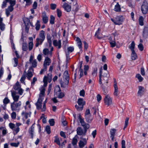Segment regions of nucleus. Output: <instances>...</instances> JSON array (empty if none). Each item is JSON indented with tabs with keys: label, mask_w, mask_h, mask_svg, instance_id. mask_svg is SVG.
Masks as SVG:
<instances>
[{
	"label": "nucleus",
	"mask_w": 148,
	"mask_h": 148,
	"mask_svg": "<svg viewBox=\"0 0 148 148\" xmlns=\"http://www.w3.org/2000/svg\"><path fill=\"white\" fill-rule=\"evenodd\" d=\"M128 121H129V118H126L125 119V126L123 128L124 129H125L127 127L128 123Z\"/></svg>",
	"instance_id": "nucleus-59"
},
{
	"label": "nucleus",
	"mask_w": 148,
	"mask_h": 148,
	"mask_svg": "<svg viewBox=\"0 0 148 148\" xmlns=\"http://www.w3.org/2000/svg\"><path fill=\"white\" fill-rule=\"evenodd\" d=\"M10 102V100L8 98H5L3 100V103L4 104H6L9 103Z\"/></svg>",
	"instance_id": "nucleus-53"
},
{
	"label": "nucleus",
	"mask_w": 148,
	"mask_h": 148,
	"mask_svg": "<svg viewBox=\"0 0 148 148\" xmlns=\"http://www.w3.org/2000/svg\"><path fill=\"white\" fill-rule=\"evenodd\" d=\"M57 13L58 16V17H60L62 15L61 11L59 9H57Z\"/></svg>",
	"instance_id": "nucleus-60"
},
{
	"label": "nucleus",
	"mask_w": 148,
	"mask_h": 148,
	"mask_svg": "<svg viewBox=\"0 0 148 148\" xmlns=\"http://www.w3.org/2000/svg\"><path fill=\"white\" fill-rule=\"evenodd\" d=\"M67 49L68 50V52H69H69H72L74 50V47L73 46H72V47L70 46L67 48Z\"/></svg>",
	"instance_id": "nucleus-57"
},
{
	"label": "nucleus",
	"mask_w": 148,
	"mask_h": 148,
	"mask_svg": "<svg viewBox=\"0 0 148 148\" xmlns=\"http://www.w3.org/2000/svg\"><path fill=\"white\" fill-rule=\"evenodd\" d=\"M19 143H20L19 142H18L17 143H11L10 145L12 146L17 147H18V145L19 144Z\"/></svg>",
	"instance_id": "nucleus-61"
},
{
	"label": "nucleus",
	"mask_w": 148,
	"mask_h": 148,
	"mask_svg": "<svg viewBox=\"0 0 148 148\" xmlns=\"http://www.w3.org/2000/svg\"><path fill=\"white\" fill-rule=\"evenodd\" d=\"M110 43L112 47H114L115 46L116 42L115 41L110 40Z\"/></svg>",
	"instance_id": "nucleus-50"
},
{
	"label": "nucleus",
	"mask_w": 148,
	"mask_h": 148,
	"mask_svg": "<svg viewBox=\"0 0 148 148\" xmlns=\"http://www.w3.org/2000/svg\"><path fill=\"white\" fill-rule=\"evenodd\" d=\"M7 2L8 1L6 0H5L3 1L1 5L2 8H4L6 7L7 5Z\"/></svg>",
	"instance_id": "nucleus-58"
},
{
	"label": "nucleus",
	"mask_w": 148,
	"mask_h": 148,
	"mask_svg": "<svg viewBox=\"0 0 148 148\" xmlns=\"http://www.w3.org/2000/svg\"><path fill=\"white\" fill-rule=\"evenodd\" d=\"M42 20L44 23L45 24L47 23L48 21V18L45 13L43 12L42 13Z\"/></svg>",
	"instance_id": "nucleus-20"
},
{
	"label": "nucleus",
	"mask_w": 148,
	"mask_h": 148,
	"mask_svg": "<svg viewBox=\"0 0 148 148\" xmlns=\"http://www.w3.org/2000/svg\"><path fill=\"white\" fill-rule=\"evenodd\" d=\"M25 1L26 4V5H29L32 3V0H23Z\"/></svg>",
	"instance_id": "nucleus-62"
},
{
	"label": "nucleus",
	"mask_w": 148,
	"mask_h": 148,
	"mask_svg": "<svg viewBox=\"0 0 148 148\" xmlns=\"http://www.w3.org/2000/svg\"><path fill=\"white\" fill-rule=\"evenodd\" d=\"M143 36L146 38L148 36V29L147 28H145L143 32Z\"/></svg>",
	"instance_id": "nucleus-28"
},
{
	"label": "nucleus",
	"mask_w": 148,
	"mask_h": 148,
	"mask_svg": "<svg viewBox=\"0 0 148 148\" xmlns=\"http://www.w3.org/2000/svg\"><path fill=\"white\" fill-rule=\"evenodd\" d=\"M49 122L51 126H53L54 125L55 121L53 119H51L49 120Z\"/></svg>",
	"instance_id": "nucleus-54"
},
{
	"label": "nucleus",
	"mask_w": 148,
	"mask_h": 148,
	"mask_svg": "<svg viewBox=\"0 0 148 148\" xmlns=\"http://www.w3.org/2000/svg\"><path fill=\"white\" fill-rule=\"evenodd\" d=\"M116 131V130L115 129H111L110 130V136H114Z\"/></svg>",
	"instance_id": "nucleus-43"
},
{
	"label": "nucleus",
	"mask_w": 148,
	"mask_h": 148,
	"mask_svg": "<svg viewBox=\"0 0 148 148\" xmlns=\"http://www.w3.org/2000/svg\"><path fill=\"white\" fill-rule=\"evenodd\" d=\"M85 118L86 121L88 123H90L93 119V117L91 115L85 116Z\"/></svg>",
	"instance_id": "nucleus-25"
},
{
	"label": "nucleus",
	"mask_w": 148,
	"mask_h": 148,
	"mask_svg": "<svg viewBox=\"0 0 148 148\" xmlns=\"http://www.w3.org/2000/svg\"><path fill=\"white\" fill-rule=\"evenodd\" d=\"M28 49L27 45L26 43H23L22 44V50L23 51H27Z\"/></svg>",
	"instance_id": "nucleus-30"
},
{
	"label": "nucleus",
	"mask_w": 148,
	"mask_h": 148,
	"mask_svg": "<svg viewBox=\"0 0 148 148\" xmlns=\"http://www.w3.org/2000/svg\"><path fill=\"white\" fill-rule=\"evenodd\" d=\"M47 66L43 65V68L41 69L40 72V74H42L45 71L47 70Z\"/></svg>",
	"instance_id": "nucleus-52"
},
{
	"label": "nucleus",
	"mask_w": 148,
	"mask_h": 148,
	"mask_svg": "<svg viewBox=\"0 0 148 148\" xmlns=\"http://www.w3.org/2000/svg\"><path fill=\"white\" fill-rule=\"evenodd\" d=\"M55 140L54 142L56 143L59 145H60L61 143L60 142V140L59 138L57 137V136H56L54 137Z\"/></svg>",
	"instance_id": "nucleus-34"
},
{
	"label": "nucleus",
	"mask_w": 148,
	"mask_h": 148,
	"mask_svg": "<svg viewBox=\"0 0 148 148\" xmlns=\"http://www.w3.org/2000/svg\"><path fill=\"white\" fill-rule=\"evenodd\" d=\"M79 121H80V123H81L82 125H83V124H84L85 123V122L84 121V120L83 119H82L80 117V115H79Z\"/></svg>",
	"instance_id": "nucleus-51"
},
{
	"label": "nucleus",
	"mask_w": 148,
	"mask_h": 148,
	"mask_svg": "<svg viewBox=\"0 0 148 148\" xmlns=\"http://www.w3.org/2000/svg\"><path fill=\"white\" fill-rule=\"evenodd\" d=\"M136 77L138 78L140 82H142L143 79V78L141 77L140 74H137L136 75Z\"/></svg>",
	"instance_id": "nucleus-39"
},
{
	"label": "nucleus",
	"mask_w": 148,
	"mask_h": 148,
	"mask_svg": "<svg viewBox=\"0 0 148 148\" xmlns=\"http://www.w3.org/2000/svg\"><path fill=\"white\" fill-rule=\"evenodd\" d=\"M35 124H33L31 126V127H30L29 130V132L31 136V138H33V134L34 133V125Z\"/></svg>",
	"instance_id": "nucleus-21"
},
{
	"label": "nucleus",
	"mask_w": 148,
	"mask_h": 148,
	"mask_svg": "<svg viewBox=\"0 0 148 148\" xmlns=\"http://www.w3.org/2000/svg\"><path fill=\"white\" fill-rule=\"evenodd\" d=\"M141 10L142 13L144 14H146L148 12V4L146 1H144L141 6Z\"/></svg>",
	"instance_id": "nucleus-8"
},
{
	"label": "nucleus",
	"mask_w": 148,
	"mask_h": 148,
	"mask_svg": "<svg viewBox=\"0 0 148 148\" xmlns=\"http://www.w3.org/2000/svg\"><path fill=\"white\" fill-rule=\"evenodd\" d=\"M55 17L52 15H51L50 17V23L51 24H53L54 23Z\"/></svg>",
	"instance_id": "nucleus-45"
},
{
	"label": "nucleus",
	"mask_w": 148,
	"mask_h": 148,
	"mask_svg": "<svg viewBox=\"0 0 148 148\" xmlns=\"http://www.w3.org/2000/svg\"><path fill=\"white\" fill-rule=\"evenodd\" d=\"M138 88L139 90L137 93L138 95L140 97H141L144 94L145 89L142 86H139Z\"/></svg>",
	"instance_id": "nucleus-15"
},
{
	"label": "nucleus",
	"mask_w": 148,
	"mask_h": 148,
	"mask_svg": "<svg viewBox=\"0 0 148 148\" xmlns=\"http://www.w3.org/2000/svg\"><path fill=\"white\" fill-rule=\"evenodd\" d=\"M63 7L65 10L68 12H70L71 10V5L66 3H64Z\"/></svg>",
	"instance_id": "nucleus-18"
},
{
	"label": "nucleus",
	"mask_w": 148,
	"mask_h": 148,
	"mask_svg": "<svg viewBox=\"0 0 148 148\" xmlns=\"http://www.w3.org/2000/svg\"><path fill=\"white\" fill-rule=\"evenodd\" d=\"M140 72L143 76H144L145 75L144 69L143 67H141L140 68Z\"/></svg>",
	"instance_id": "nucleus-63"
},
{
	"label": "nucleus",
	"mask_w": 148,
	"mask_h": 148,
	"mask_svg": "<svg viewBox=\"0 0 148 148\" xmlns=\"http://www.w3.org/2000/svg\"><path fill=\"white\" fill-rule=\"evenodd\" d=\"M63 78L64 81H60L61 86L62 87L65 88L69 84V76L68 71H65L63 74Z\"/></svg>",
	"instance_id": "nucleus-2"
},
{
	"label": "nucleus",
	"mask_w": 148,
	"mask_h": 148,
	"mask_svg": "<svg viewBox=\"0 0 148 148\" xmlns=\"http://www.w3.org/2000/svg\"><path fill=\"white\" fill-rule=\"evenodd\" d=\"M26 78L25 75L23 74L21 77V79L20 81L22 83L24 84H25V83L24 82V80Z\"/></svg>",
	"instance_id": "nucleus-46"
},
{
	"label": "nucleus",
	"mask_w": 148,
	"mask_h": 148,
	"mask_svg": "<svg viewBox=\"0 0 148 148\" xmlns=\"http://www.w3.org/2000/svg\"><path fill=\"white\" fill-rule=\"evenodd\" d=\"M131 58L132 60H135L137 59V56L134 51H132Z\"/></svg>",
	"instance_id": "nucleus-23"
},
{
	"label": "nucleus",
	"mask_w": 148,
	"mask_h": 148,
	"mask_svg": "<svg viewBox=\"0 0 148 148\" xmlns=\"http://www.w3.org/2000/svg\"><path fill=\"white\" fill-rule=\"evenodd\" d=\"M30 63L32 64V66L33 67H35L37 66V63L36 60H33V57L31 56L29 60Z\"/></svg>",
	"instance_id": "nucleus-17"
},
{
	"label": "nucleus",
	"mask_w": 148,
	"mask_h": 148,
	"mask_svg": "<svg viewBox=\"0 0 148 148\" xmlns=\"http://www.w3.org/2000/svg\"><path fill=\"white\" fill-rule=\"evenodd\" d=\"M77 137L78 136L77 135H76L73 138L72 141V143L73 145H75L77 144L78 141L77 139Z\"/></svg>",
	"instance_id": "nucleus-27"
},
{
	"label": "nucleus",
	"mask_w": 148,
	"mask_h": 148,
	"mask_svg": "<svg viewBox=\"0 0 148 148\" xmlns=\"http://www.w3.org/2000/svg\"><path fill=\"white\" fill-rule=\"evenodd\" d=\"M102 71L100 69L99 81V84H102V78L103 79V80L105 82L104 83L108 84V77L109 76L108 72L106 71L104 73L103 75H102Z\"/></svg>",
	"instance_id": "nucleus-3"
},
{
	"label": "nucleus",
	"mask_w": 148,
	"mask_h": 148,
	"mask_svg": "<svg viewBox=\"0 0 148 148\" xmlns=\"http://www.w3.org/2000/svg\"><path fill=\"white\" fill-rule=\"evenodd\" d=\"M11 95L14 101L17 102L19 98V96L17 95L16 92L15 91H11Z\"/></svg>",
	"instance_id": "nucleus-12"
},
{
	"label": "nucleus",
	"mask_w": 148,
	"mask_h": 148,
	"mask_svg": "<svg viewBox=\"0 0 148 148\" xmlns=\"http://www.w3.org/2000/svg\"><path fill=\"white\" fill-rule=\"evenodd\" d=\"M81 139H82L83 141L82 140H80L79 141L78 144L80 148L83 147L87 143V140H88V138L86 139V138H80Z\"/></svg>",
	"instance_id": "nucleus-13"
},
{
	"label": "nucleus",
	"mask_w": 148,
	"mask_h": 148,
	"mask_svg": "<svg viewBox=\"0 0 148 148\" xmlns=\"http://www.w3.org/2000/svg\"><path fill=\"white\" fill-rule=\"evenodd\" d=\"M121 8L120 6L118 3H117L115 5L114 10L116 12H119L121 11Z\"/></svg>",
	"instance_id": "nucleus-24"
},
{
	"label": "nucleus",
	"mask_w": 148,
	"mask_h": 148,
	"mask_svg": "<svg viewBox=\"0 0 148 148\" xmlns=\"http://www.w3.org/2000/svg\"><path fill=\"white\" fill-rule=\"evenodd\" d=\"M77 134L79 136H84L86 135V130H83L82 127H78L76 130Z\"/></svg>",
	"instance_id": "nucleus-10"
},
{
	"label": "nucleus",
	"mask_w": 148,
	"mask_h": 148,
	"mask_svg": "<svg viewBox=\"0 0 148 148\" xmlns=\"http://www.w3.org/2000/svg\"><path fill=\"white\" fill-rule=\"evenodd\" d=\"M50 8L52 10H54L56 8V5L55 4L51 3L50 5Z\"/></svg>",
	"instance_id": "nucleus-55"
},
{
	"label": "nucleus",
	"mask_w": 148,
	"mask_h": 148,
	"mask_svg": "<svg viewBox=\"0 0 148 148\" xmlns=\"http://www.w3.org/2000/svg\"><path fill=\"white\" fill-rule=\"evenodd\" d=\"M100 31V29L99 28H98V30L96 32L95 35V36L97 37V38L99 39H101L102 38V37H100L99 36V31Z\"/></svg>",
	"instance_id": "nucleus-38"
},
{
	"label": "nucleus",
	"mask_w": 148,
	"mask_h": 148,
	"mask_svg": "<svg viewBox=\"0 0 148 148\" xmlns=\"http://www.w3.org/2000/svg\"><path fill=\"white\" fill-rule=\"evenodd\" d=\"M124 18L123 16L119 15L116 16L115 18H111V20L116 25H121L124 21Z\"/></svg>",
	"instance_id": "nucleus-4"
},
{
	"label": "nucleus",
	"mask_w": 148,
	"mask_h": 148,
	"mask_svg": "<svg viewBox=\"0 0 148 148\" xmlns=\"http://www.w3.org/2000/svg\"><path fill=\"white\" fill-rule=\"evenodd\" d=\"M122 148H125V142L124 140L121 141Z\"/></svg>",
	"instance_id": "nucleus-64"
},
{
	"label": "nucleus",
	"mask_w": 148,
	"mask_h": 148,
	"mask_svg": "<svg viewBox=\"0 0 148 148\" xmlns=\"http://www.w3.org/2000/svg\"><path fill=\"white\" fill-rule=\"evenodd\" d=\"M33 43L32 41H31L29 42L28 43V49L29 51L32 50L33 48Z\"/></svg>",
	"instance_id": "nucleus-44"
},
{
	"label": "nucleus",
	"mask_w": 148,
	"mask_h": 148,
	"mask_svg": "<svg viewBox=\"0 0 148 148\" xmlns=\"http://www.w3.org/2000/svg\"><path fill=\"white\" fill-rule=\"evenodd\" d=\"M53 44L55 46H58V49H60L61 47V44L60 40L58 41L56 40H54L53 41Z\"/></svg>",
	"instance_id": "nucleus-19"
},
{
	"label": "nucleus",
	"mask_w": 148,
	"mask_h": 148,
	"mask_svg": "<svg viewBox=\"0 0 148 148\" xmlns=\"http://www.w3.org/2000/svg\"><path fill=\"white\" fill-rule=\"evenodd\" d=\"M21 102L19 101L18 102L13 101L11 104V108L12 111H19L20 110V107L21 105Z\"/></svg>",
	"instance_id": "nucleus-5"
},
{
	"label": "nucleus",
	"mask_w": 148,
	"mask_h": 148,
	"mask_svg": "<svg viewBox=\"0 0 148 148\" xmlns=\"http://www.w3.org/2000/svg\"><path fill=\"white\" fill-rule=\"evenodd\" d=\"M47 42L49 44V45L50 47L51 45V37L50 34H47Z\"/></svg>",
	"instance_id": "nucleus-26"
},
{
	"label": "nucleus",
	"mask_w": 148,
	"mask_h": 148,
	"mask_svg": "<svg viewBox=\"0 0 148 148\" xmlns=\"http://www.w3.org/2000/svg\"><path fill=\"white\" fill-rule=\"evenodd\" d=\"M51 62V61L50 59L49 58L47 57L45 60L43 65L47 66H49L50 65V64Z\"/></svg>",
	"instance_id": "nucleus-22"
},
{
	"label": "nucleus",
	"mask_w": 148,
	"mask_h": 148,
	"mask_svg": "<svg viewBox=\"0 0 148 148\" xmlns=\"http://www.w3.org/2000/svg\"><path fill=\"white\" fill-rule=\"evenodd\" d=\"M13 88L15 90L18 91V93L19 95H22L23 94L24 90L21 88V85L18 81L14 85Z\"/></svg>",
	"instance_id": "nucleus-7"
},
{
	"label": "nucleus",
	"mask_w": 148,
	"mask_h": 148,
	"mask_svg": "<svg viewBox=\"0 0 148 148\" xmlns=\"http://www.w3.org/2000/svg\"><path fill=\"white\" fill-rule=\"evenodd\" d=\"M43 53L45 55H47L49 53V50L47 48L44 49L43 50Z\"/></svg>",
	"instance_id": "nucleus-49"
},
{
	"label": "nucleus",
	"mask_w": 148,
	"mask_h": 148,
	"mask_svg": "<svg viewBox=\"0 0 148 148\" xmlns=\"http://www.w3.org/2000/svg\"><path fill=\"white\" fill-rule=\"evenodd\" d=\"M33 71L34 69L32 67H30L27 73V79L29 80L30 79V78L33 76L32 72H33Z\"/></svg>",
	"instance_id": "nucleus-16"
},
{
	"label": "nucleus",
	"mask_w": 148,
	"mask_h": 148,
	"mask_svg": "<svg viewBox=\"0 0 148 148\" xmlns=\"http://www.w3.org/2000/svg\"><path fill=\"white\" fill-rule=\"evenodd\" d=\"M45 39V32L43 30L40 31L39 33V36L36 39V43L35 46L37 47L39 45H42Z\"/></svg>",
	"instance_id": "nucleus-1"
},
{
	"label": "nucleus",
	"mask_w": 148,
	"mask_h": 148,
	"mask_svg": "<svg viewBox=\"0 0 148 148\" xmlns=\"http://www.w3.org/2000/svg\"><path fill=\"white\" fill-rule=\"evenodd\" d=\"M107 84L106 83H104L103 84H101V87L102 89H108V86Z\"/></svg>",
	"instance_id": "nucleus-42"
},
{
	"label": "nucleus",
	"mask_w": 148,
	"mask_h": 148,
	"mask_svg": "<svg viewBox=\"0 0 148 148\" xmlns=\"http://www.w3.org/2000/svg\"><path fill=\"white\" fill-rule=\"evenodd\" d=\"M58 91L56 92L55 90H54L55 92V95L57 97L61 99L63 98L64 96V94L61 92V90L60 87L58 88Z\"/></svg>",
	"instance_id": "nucleus-11"
},
{
	"label": "nucleus",
	"mask_w": 148,
	"mask_h": 148,
	"mask_svg": "<svg viewBox=\"0 0 148 148\" xmlns=\"http://www.w3.org/2000/svg\"><path fill=\"white\" fill-rule=\"evenodd\" d=\"M97 68L94 69L93 70V71L92 73V74L93 77H95L97 75Z\"/></svg>",
	"instance_id": "nucleus-56"
},
{
	"label": "nucleus",
	"mask_w": 148,
	"mask_h": 148,
	"mask_svg": "<svg viewBox=\"0 0 148 148\" xmlns=\"http://www.w3.org/2000/svg\"><path fill=\"white\" fill-rule=\"evenodd\" d=\"M45 130L48 134H49L50 133L51 129L49 126L47 125L46 126Z\"/></svg>",
	"instance_id": "nucleus-48"
},
{
	"label": "nucleus",
	"mask_w": 148,
	"mask_h": 148,
	"mask_svg": "<svg viewBox=\"0 0 148 148\" xmlns=\"http://www.w3.org/2000/svg\"><path fill=\"white\" fill-rule=\"evenodd\" d=\"M114 95L115 96H117L118 95V88L117 86V85H116V84H115L114 85Z\"/></svg>",
	"instance_id": "nucleus-29"
},
{
	"label": "nucleus",
	"mask_w": 148,
	"mask_h": 148,
	"mask_svg": "<svg viewBox=\"0 0 148 148\" xmlns=\"http://www.w3.org/2000/svg\"><path fill=\"white\" fill-rule=\"evenodd\" d=\"M43 100V98L42 97H39L37 102L36 103L35 105L36 106L38 110L42 108V103Z\"/></svg>",
	"instance_id": "nucleus-14"
},
{
	"label": "nucleus",
	"mask_w": 148,
	"mask_h": 148,
	"mask_svg": "<svg viewBox=\"0 0 148 148\" xmlns=\"http://www.w3.org/2000/svg\"><path fill=\"white\" fill-rule=\"evenodd\" d=\"M11 117L12 119H14L16 118V113L15 112H13L11 114Z\"/></svg>",
	"instance_id": "nucleus-47"
},
{
	"label": "nucleus",
	"mask_w": 148,
	"mask_h": 148,
	"mask_svg": "<svg viewBox=\"0 0 148 148\" xmlns=\"http://www.w3.org/2000/svg\"><path fill=\"white\" fill-rule=\"evenodd\" d=\"M1 131L2 132V134L4 136L7 134L6 130L3 127H0V133Z\"/></svg>",
	"instance_id": "nucleus-37"
},
{
	"label": "nucleus",
	"mask_w": 148,
	"mask_h": 148,
	"mask_svg": "<svg viewBox=\"0 0 148 148\" xmlns=\"http://www.w3.org/2000/svg\"><path fill=\"white\" fill-rule=\"evenodd\" d=\"M104 101L105 104L109 106L112 103V99L109 95H107L104 99Z\"/></svg>",
	"instance_id": "nucleus-9"
},
{
	"label": "nucleus",
	"mask_w": 148,
	"mask_h": 148,
	"mask_svg": "<svg viewBox=\"0 0 148 148\" xmlns=\"http://www.w3.org/2000/svg\"><path fill=\"white\" fill-rule=\"evenodd\" d=\"M47 79V82H48L49 83H50L52 79V75L51 74H48L47 76H45Z\"/></svg>",
	"instance_id": "nucleus-31"
},
{
	"label": "nucleus",
	"mask_w": 148,
	"mask_h": 148,
	"mask_svg": "<svg viewBox=\"0 0 148 148\" xmlns=\"http://www.w3.org/2000/svg\"><path fill=\"white\" fill-rule=\"evenodd\" d=\"M8 2H9L11 6H14L16 4V1L12 0H6Z\"/></svg>",
	"instance_id": "nucleus-41"
},
{
	"label": "nucleus",
	"mask_w": 148,
	"mask_h": 148,
	"mask_svg": "<svg viewBox=\"0 0 148 148\" xmlns=\"http://www.w3.org/2000/svg\"><path fill=\"white\" fill-rule=\"evenodd\" d=\"M82 126L83 127L84 130V131L86 130V133L87 130L89 129L90 127L89 124L88 123H85L84 124H83V125Z\"/></svg>",
	"instance_id": "nucleus-33"
},
{
	"label": "nucleus",
	"mask_w": 148,
	"mask_h": 148,
	"mask_svg": "<svg viewBox=\"0 0 148 148\" xmlns=\"http://www.w3.org/2000/svg\"><path fill=\"white\" fill-rule=\"evenodd\" d=\"M139 23L141 26L143 25V18L142 16H140L139 18Z\"/></svg>",
	"instance_id": "nucleus-40"
},
{
	"label": "nucleus",
	"mask_w": 148,
	"mask_h": 148,
	"mask_svg": "<svg viewBox=\"0 0 148 148\" xmlns=\"http://www.w3.org/2000/svg\"><path fill=\"white\" fill-rule=\"evenodd\" d=\"M135 43L134 41H132L131 44L130 46H129V48L131 49V51H134V49L135 47Z\"/></svg>",
	"instance_id": "nucleus-36"
},
{
	"label": "nucleus",
	"mask_w": 148,
	"mask_h": 148,
	"mask_svg": "<svg viewBox=\"0 0 148 148\" xmlns=\"http://www.w3.org/2000/svg\"><path fill=\"white\" fill-rule=\"evenodd\" d=\"M36 27L35 28L36 30H38L40 27V21L39 20H37L35 25Z\"/></svg>",
	"instance_id": "nucleus-35"
},
{
	"label": "nucleus",
	"mask_w": 148,
	"mask_h": 148,
	"mask_svg": "<svg viewBox=\"0 0 148 148\" xmlns=\"http://www.w3.org/2000/svg\"><path fill=\"white\" fill-rule=\"evenodd\" d=\"M40 94L39 97H41L42 96L44 95L45 93V88L44 87H42L41 88V89H40Z\"/></svg>",
	"instance_id": "nucleus-32"
},
{
	"label": "nucleus",
	"mask_w": 148,
	"mask_h": 148,
	"mask_svg": "<svg viewBox=\"0 0 148 148\" xmlns=\"http://www.w3.org/2000/svg\"><path fill=\"white\" fill-rule=\"evenodd\" d=\"M77 103L80 106L76 105L75 106V108L79 111L82 110L83 109L84 106L85 104V101L82 98H79L77 100Z\"/></svg>",
	"instance_id": "nucleus-6"
}]
</instances>
